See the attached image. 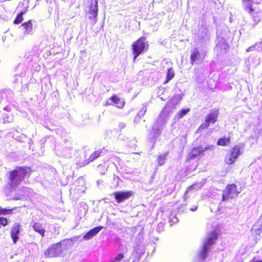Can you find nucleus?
Listing matches in <instances>:
<instances>
[{"label": "nucleus", "mask_w": 262, "mask_h": 262, "mask_svg": "<svg viewBox=\"0 0 262 262\" xmlns=\"http://www.w3.org/2000/svg\"><path fill=\"white\" fill-rule=\"evenodd\" d=\"M124 257V256L123 254L119 253L118 254L117 256L113 260H112L111 262H119L122 259H123Z\"/></svg>", "instance_id": "nucleus-29"}, {"label": "nucleus", "mask_w": 262, "mask_h": 262, "mask_svg": "<svg viewBox=\"0 0 262 262\" xmlns=\"http://www.w3.org/2000/svg\"><path fill=\"white\" fill-rule=\"evenodd\" d=\"M189 111L190 109L189 108L186 109H182L177 113V114L175 116V118L177 119H181L184 116H185Z\"/></svg>", "instance_id": "nucleus-22"}, {"label": "nucleus", "mask_w": 262, "mask_h": 262, "mask_svg": "<svg viewBox=\"0 0 262 262\" xmlns=\"http://www.w3.org/2000/svg\"><path fill=\"white\" fill-rule=\"evenodd\" d=\"M114 104L116 105L117 107L121 109L123 108L125 102L117 95L114 94L107 101H106L105 105H111Z\"/></svg>", "instance_id": "nucleus-11"}, {"label": "nucleus", "mask_w": 262, "mask_h": 262, "mask_svg": "<svg viewBox=\"0 0 262 262\" xmlns=\"http://www.w3.org/2000/svg\"><path fill=\"white\" fill-rule=\"evenodd\" d=\"M12 213V209L2 208L0 206V215L11 214Z\"/></svg>", "instance_id": "nucleus-25"}, {"label": "nucleus", "mask_w": 262, "mask_h": 262, "mask_svg": "<svg viewBox=\"0 0 262 262\" xmlns=\"http://www.w3.org/2000/svg\"><path fill=\"white\" fill-rule=\"evenodd\" d=\"M242 154L241 147L238 145L233 146L225 155L224 162L227 165L233 164Z\"/></svg>", "instance_id": "nucleus-5"}, {"label": "nucleus", "mask_w": 262, "mask_h": 262, "mask_svg": "<svg viewBox=\"0 0 262 262\" xmlns=\"http://www.w3.org/2000/svg\"><path fill=\"white\" fill-rule=\"evenodd\" d=\"M174 75V74L172 71V69L171 68L168 69L166 73V79L164 81V83L166 84V83H167L170 80H171L173 77Z\"/></svg>", "instance_id": "nucleus-23"}, {"label": "nucleus", "mask_w": 262, "mask_h": 262, "mask_svg": "<svg viewBox=\"0 0 262 262\" xmlns=\"http://www.w3.org/2000/svg\"><path fill=\"white\" fill-rule=\"evenodd\" d=\"M30 168L27 166H17L15 169L9 172L8 180L11 187H15L19 185L30 174Z\"/></svg>", "instance_id": "nucleus-1"}, {"label": "nucleus", "mask_w": 262, "mask_h": 262, "mask_svg": "<svg viewBox=\"0 0 262 262\" xmlns=\"http://www.w3.org/2000/svg\"><path fill=\"white\" fill-rule=\"evenodd\" d=\"M8 224V221L7 218L5 217H0V228L2 227H5Z\"/></svg>", "instance_id": "nucleus-27"}, {"label": "nucleus", "mask_w": 262, "mask_h": 262, "mask_svg": "<svg viewBox=\"0 0 262 262\" xmlns=\"http://www.w3.org/2000/svg\"><path fill=\"white\" fill-rule=\"evenodd\" d=\"M165 160H166V156L165 155H160L158 158V165H159V166L163 165L165 163Z\"/></svg>", "instance_id": "nucleus-26"}, {"label": "nucleus", "mask_w": 262, "mask_h": 262, "mask_svg": "<svg viewBox=\"0 0 262 262\" xmlns=\"http://www.w3.org/2000/svg\"><path fill=\"white\" fill-rule=\"evenodd\" d=\"M254 48V46H251L247 49V52H249L252 50V49Z\"/></svg>", "instance_id": "nucleus-33"}, {"label": "nucleus", "mask_w": 262, "mask_h": 262, "mask_svg": "<svg viewBox=\"0 0 262 262\" xmlns=\"http://www.w3.org/2000/svg\"><path fill=\"white\" fill-rule=\"evenodd\" d=\"M210 247L203 244L202 250L199 252L198 256L200 258L205 259L207 255Z\"/></svg>", "instance_id": "nucleus-19"}, {"label": "nucleus", "mask_w": 262, "mask_h": 262, "mask_svg": "<svg viewBox=\"0 0 262 262\" xmlns=\"http://www.w3.org/2000/svg\"><path fill=\"white\" fill-rule=\"evenodd\" d=\"M217 46H219L221 48L224 47V49L225 50L228 49L229 46L227 43H226L225 41H223V42H220L219 45H217Z\"/></svg>", "instance_id": "nucleus-30"}, {"label": "nucleus", "mask_w": 262, "mask_h": 262, "mask_svg": "<svg viewBox=\"0 0 262 262\" xmlns=\"http://www.w3.org/2000/svg\"><path fill=\"white\" fill-rule=\"evenodd\" d=\"M214 147V146L213 145L210 144L206 145L204 148L201 146L194 147L188 152L186 161H188L194 159L199 156H203L206 150H212L213 149Z\"/></svg>", "instance_id": "nucleus-6"}, {"label": "nucleus", "mask_w": 262, "mask_h": 262, "mask_svg": "<svg viewBox=\"0 0 262 262\" xmlns=\"http://www.w3.org/2000/svg\"><path fill=\"white\" fill-rule=\"evenodd\" d=\"M66 249L72 247L74 244V241L72 238L64 239L61 241Z\"/></svg>", "instance_id": "nucleus-21"}, {"label": "nucleus", "mask_w": 262, "mask_h": 262, "mask_svg": "<svg viewBox=\"0 0 262 262\" xmlns=\"http://www.w3.org/2000/svg\"><path fill=\"white\" fill-rule=\"evenodd\" d=\"M103 228V226H98L93 228L83 235V238L85 240H89L97 234Z\"/></svg>", "instance_id": "nucleus-15"}, {"label": "nucleus", "mask_w": 262, "mask_h": 262, "mask_svg": "<svg viewBox=\"0 0 262 262\" xmlns=\"http://www.w3.org/2000/svg\"><path fill=\"white\" fill-rule=\"evenodd\" d=\"M61 242L52 245L45 251L46 257L51 258L58 256L61 253Z\"/></svg>", "instance_id": "nucleus-7"}, {"label": "nucleus", "mask_w": 262, "mask_h": 262, "mask_svg": "<svg viewBox=\"0 0 262 262\" xmlns=\"http://www.w3.org/2000/svg\"><path fill=\"white\" fill-rule=\"evenodd\" d=\"M113 195L118 203H121L128 199L134 195V192L131 191H118L113 193Z\"/></svg>", "instance_id": "nucleus-10"}, {"label": "nucleus", "mask_w": 262, "mask_h": 262, "mask_svg": "<svg viewBox=\"0 0 262 262\" xmlns=\"http://www.w3.org/2000/svg\"><path fill=\"white\" fill-rule=\"evenodd\" d=\"M102 151L101 150L94 151L91 155L89 156L88 159L85 160L84 161L77 163V165L78 166L82 167L88 164L89 163L94 161L97 158L100 156Z\"/></svg>", "instance_id": "nucleus-13"}, {"label": "nucleus", "mask_w": 262, "mask_h": 262, "mask_svg": "<svg viewBox=\"0 0 262 262\" xmlns=\"http://www.w3.org/2000/svg\"><path fill=\"white\" fill-rule=\"evenodd\" d=\"M252 18L255 22V25H257L261 20L260 17L257 12L254 13L253 14H252Z\"/></svg>", "instance_id": "nucleus-28"}, {"label": "nucleus", "mask_w": 262, "mask_h": 262, "mask_svg": "<svg viewBox=\"0 0 262 262\" xmlns=\"http://www.w3.org/2000/svg\"><path fill=\"white\" fill-rule=\"evenodd\" d=\"M206 57V53L202 54L198 48H194L191 51L190 55V62L191 64H199L202 63Z\"/></svg>", "instance_id": "nucleus-8"}, {"label": "nucleus", "mask_w": 262, "mask_h": 262, "mask_svg": "<svg viewBox=\"0 0 262 262\" xmlns=\"http://www.w3.org/2000/svg\"><path fill=\"white\" fill-rule=\"evenodd\" d=\"M242 192V188L235 183L228 184L223 190L222 201L233 200L237 198Z\"/></svg>", "instance_id": "nucleus-2"}, {"label": "nucleus", "mask_w": 262, "mask_h": 262, "mask_svg": "<svg viewBox=\"0 0 262 262\" xmlns=\"http://www.w3.org/2000/svg\"><path fill=\"white\" fill-rule=\"evenodd\" d=\"M197 208H198V207H197V206H195V207H193V208H190V210L191 211H195V210L197 209Z\"/></svg>", "instance_id": "nucleus-32"}, {"label": "nucleus", "mask_w": 262, "mask_h": 262, "mask_svg": "<svg viewBox=\"0 0 262 262\" xmlns=\"http://www.w3.org/2000/svg\"><path fill=\"white\" fill-rule=\"evenodd\" d=\"M194 184L191 185L189 187L187 188V191H188L190 189H192L194 188Z\"/></svg>", "instance_id": "nucleus-31"}, {"label": "nucleus", "mask_w": 262, "mask_h": 262, "mask_svg": "<svg viewBox=\"0 0 262 262\" xmlns=\"http://www.w3.org/2000/svg\"><path fill=\"white\" fill-rule=\"evenodd\" d=\"M253 1V0H242V3L244 5V9L250 14H252L254 11L252 4Z\"/></svg>", "instance_id": "nucleus-16"}, {"label": "nucleus", "mask_w": 262, "mask_h": 262, "mask_svg": "<svg viewBox=\"0 0 262 262\" xmlns=\"http://www.w3.org/2000/svg\"><path fill=\"white\" fill-rule=\"evenodd\" d=\"M20 232V225L18 223H15L13 225L11 229L10 235L13 242L15 244L19 238L18 234Z\"/></svg>", "instance_id": "nucleus-14"}, {"label": "nucleus", "mask_w": 262, "mask_h": 262, "mask_svg": "<svg viewBox=\"0 0 262 262\" xmlns=\"http://www.w3.org/2000/svg\"><path fill=\"white\" fill-rule=\"evenodd\" d=\"M231 143V139L229 137H223L220 138L216 142L218 146H228Z\"/></svg>", "instance_id": "nucleus-18"}, {"label": "nucleus", "mask_w": 262, "mask_h": 262, "mask_svg": "<svg viewBox=\"0 0 262 262\" xmlns=\"http://www.w3.org/2000/svg\"><path fill=\"white\" fill-rule=\"evenodd\" d=\"M250 262H262V260H256V261H250Z\"/></svg>", "instance_id": "nucleus-35"}, {"label": "nucleus", "mask_w": 262, "mask_h": 262, "mask_svg": "<svg viewBox=\"0 0 262 262\" xmlns=\"http://www.w3.org/2000/svg\"><path fill=\"white\" fill-rule=\"evenodd\" d=\"M98 1L97 0H91V4L88 11V14H90L89 18L92 20L93 24L97 22V17L98 15Z\"/></svg>", "instance_id": "nucleus-9"}, {"label": "nucleus", "mask_w": 262, "mask_h": 262, "mask_svg": "<svg viewBox=\"0 0 262 262\" xmlns=\"http://www.w3.org/2000/svg\"><path fill=\"white\" fill-rule=\"evenodd\" d=\"M21 26L26 32H28V33H29V32L32 31L33 29V25L31 20H29L28 21L23 23Z\"/></svg>", "instance_id": "nucleus-20"}, {"label": "nucleus", "mask_w": 262, "mask_h": 262, "mask_svg": "<svg viewBox=\"0 0 262 262\" xmlns=\"http://www.w3.org/2000/svg\"><path fill=\"white\" fill-rule=\"evenodd\" d=\"M148 42L145 36L139 37L132 43V49L134 55V62H135L137 57L148 49Z\"/></svg>", "instance_id": "nucleus-3"}, {"label": "nucleus", "mask_w": 262, "mask_h": 262, "mask_svg": "<svg viewBox=\"0 0 262 262\" xmlns=\"http://www.w3.org/2000/svg\"><path fill=\"white\" fill-rule=\"evenodd\" d=\"M217 237L218 232L216 230H213L208 233L207 237L204 241L203 244L210 247L214 243L215 241L217 239Z\"/></svg>", "instance_id": "nucleus-12"}, {"label": "nucleus", "mask_w": 262, "mask_h": 262, "mask_svg": "<svg viewBox=\"0 0 262 262\" xmlns=\"http://www.w3.org/2000/svg\"><path fill=\"white\" fill-rule=\"evenodd\" d=\"M219 114V109H211L206 116L204 122H203L197 128L196 132L201 133L204 129L207 128L210 124H214L217 120Z\"/></svg>", "instance_id": "nucleus-4"}, {"label": "nucleus", "mask_w": 262, "mask_h": 262, "mask_svg": "<svg viewBox=\"0 0 262 262\" xmlns=\"http://www.w3.org/2000/svg\"><path fill=\"white\" fill-rule=\"evenodd\" d=\"M33 229L37 233H38L41 237H43L45 234L46 230L43 228L42 224L38 223L35 222L33 225Z\"/></svg>", "instance_id": "nucleus-17"}, {"label": "nucleus", "mask_w": 262, "mask_h": 262, "mask_svg": "<svg viewBox=\"0 0 262 262\" xmlns=\"http://www.w3.org/2000/svg\"><path fill=\"white\" fill-rule=\"evenodd\" d=\"M219 215L220 214H216V215L215 218H216V220H219L220 219V217H219Z\"/></svg>", "instance_id": "nucleus-34"}, {"label": "nucleus", "mask_w": 262, "mask_h": 262, "mask_svg": "<svg viewBox=\"0 0 262 262\" xmlns=\"http://www.w3.org/2000/svg\"><path fill=\"white\" fill-rule=\"evenodd\" d=\"M24 13H25V12H23V11L19 13L17 15L15 18L14 19V20L13 21V24H20L23 21L24 18H23V16Z\"/></svg>", "instance_id": "nucleus-24"}]
</instances>
